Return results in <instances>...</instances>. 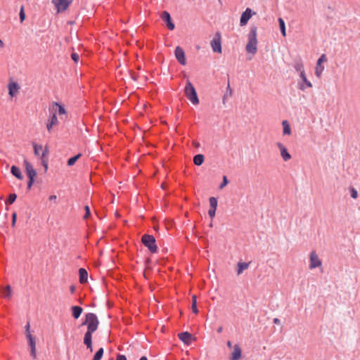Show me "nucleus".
I'll use <instances>...</instances> for the list:
<instances>
[{"label": "nucleus", "instance_id": "54", "mask_svg": "<svg viewBox=\"0 0 360 360\" xmlns=\"http://www.w3.org/2000/svg\"><path fill=\"white\" fill-rule=\"evenodd\" d=\"M4 42L1 39H0V47H3L4 46Z\"/></svg>", "mask_w": 360, "mask_h": 360}, {"label": "nucleus", "instance_id": "27", "mask_svg": "<svg viewBox=\"0 0 360 360\" xmlns=\"http://www.w3.org/2000/svg\"><path fill=\"white\" fill-rule=\"evenodd\" d=\"M192 311L194 314L198 313V309L197 308V297L195 295L192 296V305H191Z\"/></svg>", "mask_w": 360, "mask_h": 360}, {"label": "nucleus", "instance_id": "11", "mask_svg": "<svg viewBox=\"0 0 360 360\" xmlns=\"http://www.w3.org/2000/svg\"><path fill=\"white\" fill-rule=\"evenodd\" d=\"M162 20L166 22L167 27L169 30H173L175 27L174 24L172 22L170 14L167 11H163L160 15Z\"/></svg>", "mask_w": 360, "mask_h": 360}, {"label": "nucleus", "instance_id": "45", "mask_svg": "<svg viewBox=\"0 0 360 360\" xmlns=\"http://www.w3.org/2000/svg\"><path fill=\"white\" fill-rule=\"evenodd\" d=\"M34 182V179H29V181H28V183H27V188H30L32 187V186Z\"/></svg>", "mask_w": 360, "mask_h": 360}, {"label": "nucleus", "instance_id": "9", "mask_svg": "<svg viewBox=\"0 0 360 360\" xmlns=\"http://www.w3.org/2000/svg\"><path fill=\"white\" fill-rule=\"evenodd\" d=\"M23 164L28 178L30 179H35V177L37 176V172L33 168L32 164L27 160H24Z\"/></svg>", "mask_w": 360, "mask_h": 360}, {"label": "nucleus", "instance_id": "15", "mask_svg": "<svg viewBox=\"0 0 360 360\" xmlns=\"http://www.w3.org/2000/svg\"><path fill=\"white\" fill-rule=\"evenodd\" d=\"M175 56L176 60L181 64V65H186V58H185V53L184 50L179 47L177 46L175 49Z\"/></svg>", "mask_w": 360, "mask_h": 360}, {"label": "nucleus", "instance_id": "42", "mask_svg": "<svg viewBox=\"0 0 360 360\" xmlns=\"http://www.w3.org/2000/svg\"><path fill=\"white\" fill-rule=\"evenodd\" d=\"M304 84L307 86V88H311L312 84L311 82H309L307 78H304V79L302 80Z\"/></svg>", "mask_w": 360, "mask_h": 360}, {"label": "nucleus", "instance_id": "48", "mask_svg": "<svg viewBox=\"0 0 360 360\" xmlns=\"http://www.w3.org/2000/svg\"><path fill=\"white\" fill-rule=\"evenodd\" d=\"M57 197L56 195H51L49 197V200L51 201H56Z\"/></svg>", "mask_w": 360, "mask_h": 360}, {"label": "nucleus", "instance_id": "5", "mask_svg": "<svg viewBox=\"0 0 360 360\" xmlns=\"http://www.w3.org/2000/svg\"><path fill=\"white\" fill-rule=\"evenodd\" d=\"M210 45L214 52L221 53V37L219 32L215 34V37L211 41Z\"/></svg>", "mask_w": 360, "mask_h": 360}, {"label": "nucleus", "instance_id": "49", "mask_svg": "<svg viewBox=\"0 0 360 360\" xmlns=\"http://www.w3.org/2000/svg\"><path fill=\"white\" fill-rule=\"evenodd\" d=\"M300 77H301V79L302 80L304 79V78H307L306 77V75H305V72L303 71V72H300Z\"/></svg>", "mask_w": 360, "mask_h": 360}, {"label": "nucleus", "instance_id": "31", "mask_svg": "<svg viewBox=\"0 0 360 360\" xmlns=\"http://www.w3.org/2000/svg\"><path fill=\"white\" fill-rule=\"evenodd\" d=\"M33 148H34V153L37 156H39V152L41 150H42V146L41 145H37L35 143H33Z\"/></svg>", "mask_w": 360, "mask_h": 360}, {"label": "nucleus", "instance_id": "37", "mask_svg": "<svg viewBox=\"0 0 360 360\" xmlns=\"http://www.w3.org/2000/svg\"><path fill=\"white\" fill-rule=\"evenodd\" d=\"M229 181L227 179V177L226 176H224L222 183L219 186V188L222 189L224 187H225L228 184Z\"/></svg>", "mask_w": 360, "mask_h": 360}, {"label": "nucleus", "instance_id": "14", "mask_svg": "<svg viewBox=\"0 0 360 360\" xmlns=\"http://www.w3.org/2000/svg\"><path fill=\"white\" fill-rule=\"evenodd\" d=\"M27 338H28L29 345L31 348V351H30L31 356H32L33 359H36L37 358V352H36L35 340H34V338L32 337V335L30 334V333H28L27 334Z\"/></svg>", "mask_w": 360, "mask_h": 360}, {"label": "nucleus", "instance_id": "26", "mask_svg": "<svg viewBox=\"0 0 360 360\" xmlns=\"http://www.w3.org/2000/svg\"><path fill=\"white\" fill-rule=\"evenodd\" d=\"M204 155L202 154H198L193 158V162L195 165L200 166L204 162Z\"/></svg>", "mask_w": 360, "mask_h": 360}, {"label": "nucleus", "instance_id": "17", "mask_svg": "<svg viewBox=\"0 0 360 360\" xmlns=\"http://www.w3.org/2000/svg\"><path fill=\"white\" fill-rule=\"evenodd\" d=\"M8 94L11 96V97H13L15 96L19 89H20V86L18 84V83L15 82H11L8 84Z\"/></svg>", "mask_w": 360, "mask_h": 360}, {"label": "nucleus", "instance_id": "51", "mask_svg": "<svg viewBox=\"0 0 360 360\" xmlns=\"http://www.w3.org/2000/svg\"><path fill=\"white\" fill-rule=\"evenodd\" d=\"M226 345H227V347H228L229 348H233V346H232V343H231V341H228V342H227V343H226Z\"/></svg>", "mask_w": 360, "mask_h": 360}, {"label": "nucleus", "instance_id": "6", "mask_svg": "<svg viewBox=\"0 0 360 360\" xmlns=\"http://www.w3.org/2000/svg\"><path fill=\"white\" fill-rule=\"evenodd\" d=\"M327 61V57L326 54H322L321 57L318 59L316 66L315 68V75L318 78H321L322 73L324 70V66L323 65V63Z\"/></svg>", "mask_w": 360, "mask_h": 360}, {"label": "nucleus", "instance_id": "20", "mask_svg": "<svg viewBox=\"0 0 360 360\" xmlns=\"http://www.w3.org/2000/svg\"><path fill=\"white\" fill-rule=\"evenodd\" d=\"M79 282L81 283H84L87 281L88 278V273L86 269L83 268H80L79 269Z\"/></svg>", "mask_w": 360, "mask_h": 360}, {"label": "nucleus", "instance_id": "28", "mask_svg": "<svg viewBox=\"0 0 360 360\" xmlns=\"http://www.w3.org/2000/svg\"><path fill=\"white\" fill-rule=\"evenodd\" d=\"M104 353L103 348H100L94 354L92 360H101Z\"/></svg>", "mask_w": 360, "mask_h": 360}, {"label": "nucleus", "instance_id": "32", "mask_svg": "<svg viewBox=\"0 0 360 360\" xmlns=\"http://www.w3.org/2000/svg\"><path fill=\"white\" fill-rule=\"evenodd\" d=\"M209 202L210 205V207L217 208V200L214 197H211L209 198Z\"/></svg>", "mask_w": 360, "mask_h": 360}, {"label": "nucleus", "instance_id": "43", "mask_svg": "<svg viewBox=\"0 0 360 360\" xmlns=\"http://www.w3.org/2000/svg\"><path fill=\"white\" fill-rule=\"evenodd\" d=\"M41 160V164L44 167L45 171L48 169V160L47 159H43Z\"/></svg>", "mask_w": 360, "mask_h": 360}, {"label": "nucleus", "instance_id": "24", "mask_svg": "<svg viewBox=\"0 0 360 360\" xmlns=\"http://www.w3.org/2000/svg\"><path fill=\"white\" fill-rule=\"evenodd\" d=\"M250 263L247 262H238V269H237V274L240 275L244 270L248 269Z\"/></svg>", "mask_w": 360, "mask_h": 360}, {"label": "nucleus", "instance_id": "46", "mask_svg": "<svg viewBox=\"0 0 360 360\" xmlns=\"http://www.w3.org/2000/svg\"><path fill=\"white\" fill-rule=\"evenodd\" d=\"M116 360H127V358H126V356H124V355L119 354V355L117 356Z\"/></svg>", "mask_w": 360, "mask_h": 360}, {"label": "nucleus", "instance_id": "25", "mask_svg": "<svg viewBox=\"0 0 360 360\" xmlns=\"http://www.w3.org/2000/svg\"><path fill=\"white\" fill-rule=\"evenodd\" d=\"M11 172L13 176H15L18 179H22V175L20 172V169L16 166H12L11 169Z\"/></svg>", "mask_w": 360, "mask_h": 360}, {"label": "nucleus", "instance_id": "53", "mask_svg": "<svg viewBox=\"0 0 360 360\" xmlns=\"http://www.w3.org/2000/svg\"><path fill=\"white\" fill-rule=\"evenodd\" d=\"M222 329H223V328H222V327H221V326H220V327L217 329V332H218L219 333H221Z\"/></svg>", "mask_w": 360, "mask_h": 360}, {"label": "nucleus", "instance_id": "39", "mask_svg": "<svg viewBox=\"0 0 360 360\" xmlns=\"http://www.w3.org/2000/svg\"><path fill=\"white\" fill-rule=\"evenodd\" d=\"M49 153V150H48V148L46 147L44 152L42 153L41 155V160H43V159H47L46 156Z\"/></svg>", "mask_w": 360, "mask_h": 360}, {"label": "nucleus", "instance_id": "18", "mask_svg": "<svg viewBox=\"0 0 360 360\" xmlns=\"http://www.w3.org/2000/svg\"><path fill=\"white\" fill-rule=\"evenodd\" d=\"M58 124V117L56 116V113H53L51 119L48 121L47 124H46V129L47 130L49 131V132H51L53 127L54 126H56Z\"/></svg>", "mask_w": 360, "mask_h": 360}, {"label": "nucleus", "instance_id": "10", "mask_svg": "<svg viewBox=\"0 0 360 360\" xmlns=\"http://www.w3.org/2000/svg\"><path fill=\"white\" fill-rule=\"evenodd\" d=\"M276 146L280 150L281 156L284 161H288L291 159L290 154L288 153L287 148L283 143L278 142L276 143Z\"/></svg>", "mask_w": 360, "mask_h": 360}, {"label": "nucleus", "instance_id": "41", "mask_svg": "<svg viewBox=\"0 0 360 360\" xmlns=\"http://www.w3.org/2000/svg\"><path fill=\"white\" fill-rule=\"evenodd\" d=\"M16 219H17V214L15 212H13L12 214V224H11L13 227H14L15 226Z\"/></svg>", "mask_w": 360, "mask_h": 360}, {"label": "nucleus", "instance_id": "8", "mask_svg": "<svg viewBox=\"0 0 360 360\" xmlns=\"http://www.w3.org/2000/svg\"><path fill=\"white\" fill-rule=\"evenodd\" d=\"M71 1L69 0H53V4L56 6L58 13L66 11Z\"/></svg>", "mask_w": 360, "mask_h": 360}, {"label": "nucleus", "instance_id": "47", "mask_svg": "<svg viewBox=\"0 0 360 360\" xmlns=\"http://www.w3.org/2000/svg\"><path fill=\"white\" fill-rule=\"evenodd\" d=\"M300 89L302 90V91H304L307 87V86L305 85V84L304 83H301L300 84Z\"/></svg>", "mask_w": 360, "mask_h": 360}, {"label": "nucleus", "instance_id": "12", "mask_svg": "<svg viewBox=\"0 0 360 360\" xmlns=\"http://www.w3.org/2000/svg\"><path fill=\"white\" fill-rule=\"evenodd\" d=\"M252 14L253 13L250 8H246V10L242 13V15L240 16V25L241 26L245 25L248 23L250 18L252 17Z\"/></svg>", "mask_w": 360, "mask_h": 360}, {"label": "nucleus", "instance_id": "55", "mask_svg": "<svg viewBox=\"0 0 360 360\" xmlns=\"http://www.w3.org/2000/svg\"><path fill=\"white\" fill-rule=\"evenodd\" d=\"M139 360H148V359L146 356H142Z\"/></svg>", "mask_w": 360, "mask_h": 360}, {"label": "nucleus", "instance_id": "1", "mask_svg": "<svg viewBox=\"0 0 360 360\" xmlns=\"http://www.w3.org/2000/svg\"><path fill=\"white\" fill-rule=\"evenodd\" d=\"M83 324L87 326V331L84 337V344L86 346L87 349L92 352V334L97 330L99 321L95 314L88 313L85 316V321Z\"/></svg>", "mask_w": 360, "mask_h": 360}, {"label": "nucleus", "instance_id": "44", "mask_svg": "<svg viewBox=\"0 0 360 360\" xmlns=\"http://www.w3.org/2000/svg\"><path fill=\"white\" fill-rule=\"evenodd\" d=\"M84 209H85L86 213H85V215L84 216V218L86 219L90 214V209H89V207L87 205L85 206Z\"/></svg>", "mask_w": 360, "mask_h": 360}, {"label": "nucleus", "instance_id": "35", "mask_svg": "<svg viewBox=\"0 0 360 360\" xmlns=\"http://www.w3.org/2000/svg\"><path fill=\"white\" fill-rule=\"evenodd\" d=\"M20 22H23L25 19V11H24V7L22 6L20 8Z\"/></svg>", "mask_w": 360, "mask_h": 360}, {"label": "nucleus", "instance_id": "19", "mask_svg": "<svg viewBox=\"0 0 360 360\" xmlns=\"http://www.w3.org/2000/svg\"><path fill=\"white\" fill-rule=\"evenodd\" d=\"M52 110L53 111H54L53 113L56 114V112H58L59 115H67V112L65 108L57 102L53 103Z\"/></svg>", "mask_w": 360, "mask_h": 360}, {"label": "nucleus", "instance_id": "40", "mask_svg": "<svg viewBox=\"0 0 360 360\" xmlns=\"http://www.w3.org/2000/svg\"><path fill=\"white\" fill-rule=\"evenodd\" d=\"M71 58L75 63H77L79 59V55L76 53H72L71 55Z\"/></svg>", "mask_w": 360, "mask_h": 360}, {"label": "nucleus", "instance_id": "7", "mask_svg": "<svg viewBox=\"0 0 360 360\" xmlns=\"http://www.w3.org/2000/svg\"><path fill=\"white\" fill-rule=\"evenodd\" d=\"M322 265V262L319 259L316 252L313 251L309 255V268L313 269Z\"/></svg>", "mask_w": 360, "mask_h": 360}, {"label": "nucleus", "instance_id": "29", "mask_svg": "<svg viewBox=\"0 0 360 360\" xmlns=\"http://www.w3.org/2000/svg\"><path fill=\"white\" fill-rule=\"evenodd\" d=\"M278 22H279V26L281 28L282 35L283 37H285L286 35V33H285V26L284 20L280 18H278Z\"/></svg>", "mask_w": 360, "mask_h": 360}, {"label": "nucleus", "instance_id": "23", "mask_svg": "<svg viewBox=\"0 0 360 360\" xmlns=\"http://www.w3.org/2000/svg\"><path fill=\"white\" fill-rule=\"evenodd\" d=\"M283 126V135H290L291 134V128L287 120H283L282 122Z\"/></svg>", "mask_w": 360, "mask_h": 360}, {"label": "nucleus", "instance_id": "4", "mask_svg": "<svg viewBox=\"0 0 360 360\" xmlns=\"http://www.w3.org/2000/svg\"><path fill=\"white\" fill-rule=\"evenodd\" d=\"M141 242L151 252H157L158 247L155 244V239L153 236L144 234L141 238Z\"/></svg>", "mask_w": 360, "mask_h": 360}, {"label": "nucleus", "instance_id": "2", "mask_svg": "<svg viewBox=\"0 0 360 360\" xmlns=\"http://www.w3.org/2000/svg\"><path fill=\"white\" fill-rule=\"evenodd\" d=\"M257 27H251L250 32L248 34V42L245 47L247 52L249 53H252L253 55L255 54L257 51Z\"/></svg>", "mask_w": 360, "mask_h": 360}, {"label": "nucleus", "instance_id": "52", "mask_svg": "<svg viewBox=\"0 0 360 360\" xmlns=\"http://www.w3.org/2000/svg\"><path fill=\"white\" fill-rule=\"evenodd\" d=\"M70 292H71L72 293H74V292H75V287H74L73 285H72V286L70 287Z\"/></svg>", "mask_w": 360, "mask_h": 360}, {"label": "nucleus", "instance_id": "34", "mask_svg": "<svg viewBox=\"0 0 360 360\" xmlns=\"http://www.w3.org/2000/svg\"><path fill=\"white\" fill-rule=\"evenodd\" d=\"M17 195L15 193H11L9 195L7 202L9 204H12L16 200Z\"/></svg>", "mask_w": 360, "mask_h": 360}, {"label": "nucleus", "instance_id": "3", "mask_svg": "<svg viewBox=\"0 0 360 360\" xmlns=\"http://www.w3.org/2000/svg\"><path fill=\"white\" fill-rule=\"evenodd\" d=\"M184 93L188 99H189L193 105H198L199 103V99L197 96L195 89L190 80H187L186 82Z\"/></svg>", "mask_w": 360, "mask_h": 360}, {"label": "nucleus", "instance_id": "16", "mask_svg": "<svg viewBox=\"0 0 360 360\" xmlns=\"http://www.w3.org/2000/svg\"><path fill=\"white\" fill-rule=\"evenodd\" d=\"M179 338L186 345H189L193 340L192 335L188 332L181 333L178 335Z\"/></svg>", "mask_w": 360, "mask_h": 360}, {"label": "nucleus", "instance_id": "33", "mask_svg": "<svg viewBox=\"0 0 360 360\" xmlns=\"http://www.w3.org/2000/svg\"><path fill=\"white\" fill-rule=\"evenodd\" d=\"M295 69L299 72H303L304 71V65L302 64V63L300 62V63H297L295 64Z\"/></svg>", "mask_w": 360, "mask_h": 360}, {"label": "nucleus", "instance_id": "38", "mask_svg": "<svg viewBox=\"0 0 360 360\" xmlns=\"http://www.w3.org/2000/svg\"><path fill=\"white\" fill-rule=\"evenodd\" d=\"M216 210H217V208H212V207H210V209L209 210L208 214L211 218L214 217L215 213H216Z\"/></svg>", "mask_w": 360, "mask_h": 360}, {"label": "nucleus", "instance_id": "30", "mask_svg": "<svg viewBox=\"0 0 360 360\" xmlns=\"http://www.w3.org/2000/svg\"><path fill=\"white\" fill-rule=\"evenodd\" d=\"M81 157V154H78L72 158H70L68 160V166H72L76 162L77 160Z\"/></svg>", "mask_w": 360, "mask_h": 360}, {"label": "nucleus", "instance_id": "50", "mask_svg": "<svg viewBox=\"0 0 360 360\" xmlns=\"http://www.w3.org/2000/svg\"><path fill=\"white\" fill-rule=\"evenodd\" d=\"M274 323H275V324H278H278H280V323H281V321H280V320H279L278 318H275V319H274Z\"/></svg>", "mask_w": 360, "mask_h": 360}, {"label": "nucleus", "instance_id": "22", "mask_svg": "<svg viewBox=\"0 0 360 360\" xmlns=\"http://www.w3.org/2000/svg\"><path fill=\"white\" fill-rule=\"evenodd\" d=\"M2 295L4 298L11 299L12 297V289L11 287L8 285L3 288Z\"/></svg>", "mask_w": 360, "mask_h": 360}, {"label": "nucleus", "instance_id": "13", "mask_svg": "<svg viewBox=\"0 0 360 360\" xmlns=\"http://www.w3.org/2000/svg\"><path fill=\"white\" fill-rule=\"evenodd\" d=\"M242 356V351L239 345L236 344L233 347V352L230 355V360H239Z\"/></svg>", "mask_w": 360, "mask_h": 360}, {"label": "nucleus", "instance_id": "36", "mask_svg": "<svg viewBox=\"0 0 360 360\" xmlns=\"http://www.w3.org/2000/svg\"><path fill=\"white\" fill-rule=\"evenodd\" d=\"M350 193H351V197L354 199L357 198L358 197V192L354 188H350Z\"/></svg>", "mask_w": 360, "mask_h": 360}, {"label": "nucleus", "instance_id": "21", "mask_svg": "<svg viewBox=\"0 0 360 360\" xmlns=\"http://www.w3.org/2000/svg\"><path fill=\"white\" fill-rule=\"evenodd\" d=\"M71 310H72V316L76 319H77L81 316V314L83 311L82 308L79 306L72 307Z\"/></svg>", "mask_w": 360, "mask_h": 360}]
</instances>
